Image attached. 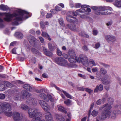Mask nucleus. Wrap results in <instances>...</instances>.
Here are the masks:
<instances>
[{
    "instance_id": "nucleus-1",
    "label": "nucleus",
    "mask_w": 121,
    "mask_h": 121,
    "mask_svg": "<svg viewBox=\"0 0 121 121\" xmlns=\"http://www.w3.org/2000/svg\"><path fill=\"white\" fill-rule=\"evenodd\" d=\"M29 13L25 11L19 10H16L15 13L12 14H9L6 13H0V15H5V17L4 18V20L7 22H9L12 20V18L15 17L12 22L13 25H17L18 24V22L22 20L23 17L25 14H28Z\"/></svg>"
},
{
    "instance_id": "nucleus-2",
    "label": "nucleus",
    "mask_w": 121,
    "mask_h": 121,
    "mask_svg": "<svg viewBox=\"0 0 121 121\" xmlns=\"http://www.w3.org/2000/svg\"><path fill=\"white\" fill-rule=\"evenodd\" d=\"M103 108H104L105 109L102 112L101 115L98 117L99 119L101 121H104L107 117H110L111 112L110 110L111 108V106L108 104H107L104 105Z\"/></svg>"
},
{
    "instance_id": "nucleus-3",
    "label": "nucleus",
    "mask_w": 121,
    "mask_h": 121,
    "mask_svg": "<svg viewBox=\"0 0 121 121\" xmlns=\"http://www.w3.org/2000/svg\"><path fill=\"white\" fill-rule=\"evenodd\" d=\"M39 103L42 108L44 110H46L45 113V120L46 121H52V116L48 111L47 110L49 108V106L48 104L43 100H40L39 101Z\"/></svg>"
},
{
    "instance_id": "nucleus-4",
    "label": "nucleus",
    "mask_w": 121,
    "mask_h": 121,
    "mask_svg": "<svg viewBox=\"0 0 121 121\" xmlns=\"http://www.w3.org/2000/svg\"><path fill=\"white\" fill-rule=\"evenodd\" d=\"M11 110V106L9 103L4 102L1 103L0 105V114L4 112L9 111ZM1 118L0 117V119Z\"/></svg>"
},
{
    "instance_id": "nucleus-5",
    "label": "nucleus",
    "mask_w": 121,
    "mask_h": 121,
    "mask_svg": "<svg viewBox=\"0 0 121 121\" xmlns=\"http://www.w3.org/2000/svg\"><path fill=\"white\" fill-rule=\"evenodd\" d=\"M28 113L30 117L32 118L37 117H41V114L38 109L33 108L29 109L28 110Z\"/></svg>"
},
{
    "instance_id": "nucleus-6",
    "label": "nucleus",
    "mask_w": 121,
    "mask_h": 121,
    "mask_svg": "<svg viewBox=\"0 0 121 121\" xmlns=\"http://www.w3.org/2000/svg\"><path fill=\"white\" fill-rule=\"evenodd\" d=\"M107 7L104 6H99L98 7V10H95V13L98 15H104L105 13L104 11L106 10Z\"/></svg>"
},
{
    "instance_id": "nucleus-7",
    "label": "nucleus",
    "mask_w": 121,
    "mask_h": 121,
    "mask_svg": "<svg viewBox=\"0 0 121 121\" xmlns=\"http://www.w3.org/2000/svg\"><path fill=\"white\" fill-rule=\"evenodd\" d=\"M77 62L80 63H82L85 66L88 65V63L87 58L86 57H84L83 58L81 55H80L78 57Z\"/></svg>"
},
{
    "instance_id": "nucleus-8",
    "label": "nucleus",
    "mask_w": 121,
    "mask_h": 121,
    "mask_svg": "<svg viewBox=\"0 0 121 121\" xmlns=\"http://www.w3.org/2000/svg\"><path fill=\"white\" fill-rule=\"evenodd\" d=\"M27 38L30 44L34 47L37 44V40L33 36L31 35H29Z\"/></svg>"
},
{
    "instance_id": "nucleus-9",
    "label": "nucleus",
    "mask_w": 121,
    "mask_h": 121,
    "mask_svg": "<svg viewBox=\"0 0 121 121\" xmlns=\"http://www.w3.org/2000/svg\"><path fill=\"white\" fill-rule=\"evenodd\" d=\"M26 103L30 105H36L37 101L36 99L34 98L30 97L26 100Z\"/></svg>"
},
{
    "instance_id": "nucleus-10",
    "label": "nucleus",
    "mask_w": 121,
    "mask_h": 121,
    "mask_svg": "<svg viewBox=\"0 0 121 121\" xmlns=\"http://www.w3.org/2000/svg\"><path fill=\"white\" fill-rule=\"evenodd\" d=\"M66 19L67 21L72 23L77 22L78 21L77 19L71 15L67 16L66 17Z\"/></svg>"
},
{
    "instance_id": "nucleus-11",
    "label": "nucleus",
    "mask_w": 121,
    "mask_h": 121,
    "mask_svg": "<svg viewBox=\"0 0 121 121\" xmlns=\"http://www.w3.org/2000/svg\"><path fill=\"white\" fill-rule=\"evenodd\" d=\"M31 94L26 91H23L22 92V97L24 99H26L31 96Z\"/></svg>"
},
{
    "instance_id": "nucleus-12",
    "label": "nucleus",
    "mask_w": 121,
    "mask_h": 121,
    "mask_svg": "<svg viewBox=\"0 0 121 121\" xmlns=\"http://www.w3.org/2000/svg\"><path fill=\"white\" fill-rule=\"evenodd\" d=\"M22 87L23 88L26 90L30 92L33 91L35 90L34 88H32L29 84H26L24 85Z\"/></svg>"
},
{
    "instance_id": "nucleus-13",
    "label": "nucleus",
    "mask_w": 121,
    "mask_h": 121,
    "mask_svg": "<svg viewBox=\"0 0 121 121\" xmlns=\"http://www.w3.org/2000/svg\"><path fill=\"white\" fill-rule=\"evenodd\" d=\"M64 59L62 57H58L56 58L55 59V60L56 62L59 65H60L61 64H62V61H64L65 62V61H64Z\"/></svg>"
},
{
    "instance_id": "nucleus-14",
    "label": "nucleus",
    "mask_w": 121,
    "mask_h": 121,
    "mask_svg": "<svg viewBox=\"0 0 121 121\" xmlns=\"http://www.w3.org/2000/svg\"><path fill=\"white\" fill-rule=\"evenodd\" d=\"M43 50L44 54L46 55L49 56H52V53L50 51L45 47H43Z\"/></svg>"
},
{
    "instance_id": "nucleus-15",
    "label": "nucleus",
    "mask_w": 121,
    "mask_h": 121,
    "mask_svg": "<svg viewBox=\"0 0 121 121\" xmlns=\"http://www.w3.org/2000/svg\"><path fill=\"white\" fill-rule=\"evenodd\" d=\"M19 113L17 112H15L13 113V118L15 121H18L20 119Z\"/></svg>"
},
{
    "instance_id": "nucleus-16",
    "label": "nucleus",
    "mask_w": 121,
    "mask_h": 121,
    "mask_svg": "<svg viewBox=\"0 0 121 121\" xmlns=\"http://www.w3.org/2000/svg\"><path fill=\"white\" fill-rule=\"evenodd\" d=\"M66 26L70 30H75L76 29V25L74 23L67 24L66 25Z\"/></svg>"
},
{
    "instance_id": "nucleus-17",
    "label": "nucleus",
    "mask_w": 121,
    "mask_h": 121,
    "mask_svg": "<svg viewBox=\"0 0 121 121\" xmlns=\"http://www.w3.org/2000/svg\"><path fill=\"white\" fill-rule=\"evenodd\" d=\"M105 38L106 40L110 41H115L116 40V38L114 36L110 35H108L105 36Z\"/></svg>"
},
{
    "instance_id": "nucleus-18",
    "label": "nucleus",
    "mask_w": 121,
    "mask_h": 121,
    "mask_svg": "<svg viewBox=\"0 0 121 121\" xmlns=\"http://www.w3.org/2000/svg\"><path fill=\"white\" fill-rule=\"evenodd\" d=\"M113 4L118 8L121 7V0H116L113 3Z\"/></svg>"
},
{
    "instance_id": "nucleus-19",
    "label": "nucleus",
    "mask_w": 121,
    "mask_h": 121,
    "mask_svg": "<svg viewBox=\"0 0 121 121\" xmlns=\"http://www.w3.org/2000/svg\"><path fill=\"white\" fill-rule=\"evenodd\" d=\"M119 111L117 110H114L113 112H112L111 114L110 117H111L113 119H115L116 117V116L118 114Z\"/></svg>"
},
{
    "instance_id": "nucleus-20",
    "label": "nucleus",
    "mask_w": 121,
    "mask_h": 121,
    "mask_svg": "<svg viewBox=\"0 0 121 121\" xmlns=\"http://www.w3.org/2000/svg\"><path fill=\"white\" fill-rule=\"evenodd\" d=\"M103 89V86L101 84H100L98 86H96L94 90V92H98L99 90L101 91Z\"/></svg>"
},
{
    "instance_id": "nucleus-21",
    "label": "nucleus",
    "mask_w": 121,
    "mask_h": 121,
    "mask_svg": "<svg viewBox=\"0 0 121 121\" xmlns=\"http://www.w3.org/2000/svg\"><path fill=\"white\" fill-rule=\"evenodd\" d=\"M15 36L17 38L21 39L23 37V35L21 33L17 32H16L15 35Z\"/></svg>"
},
{
    "instance_id": "nucleus-22",
    "label": "nucleus",
    "mask_w": 121,
    "mask_h": 121,
    "mask_svg": "<svg viewBox=\"0 0 121 121\" xmlns=\"http://www.w3.org/2000/svg\"><path fill=\"white\" fill-rule=\"evenodd\" d=\"M57 108L59 111L65 113L67 112V111L65 110V108L62 106L58 105L57 106Z\"/></svg>"
},
{
    "instance_id": "nucleus-23",
    "label": "nucleus",
    "mask_w": 121,
    "mask_h": 121,
    "mask_svg": "<svg viewBox=\"0 0 121 121\" xmlns=\"http://www.w3.org/2000/svg\"><path fill=\"white\" fill-rule=\"evenodd\" d=\"M42 35L43 37H46L47 39H48L49 40H51V38L49 36L47 33L43 31L42 33Z\"/></svg>"
},
{
    "instance_id": "nucleus-24",
    "label": "nucleus",
    "mask_w": 121,
    "mask_h": 121,
    "mask_svg": "<svg viewBox=\"0 0 121 121\" xmlns=\"http://www.w3.org/2000/svg\"><path fill=\"white\" fill-rule=\"evenodd\" d=\"M56 119L57 121H64V117L61 115H56Z\"/></svg>"
},
{
    "instance_id": "nucleus-25",
    "label": "nucleus",
    "mask_w": 121,
    "mask_h": 121,
    "mask_svg": "<svg viewBox=\"0 0 121 121\" xmlns=\"http://www.w3.org/2000/svg\"><path fill=\"white\" fill-rule=\"evenodd\" d=\"M48 46L49 49L51 51H53L55 50L56 48V46L55 45H54L53 46L51 43H48Z\"/></svg>"
},
{
    "instance_id": "nucleus-26",
    "label": "nucleus",
    "mask_w": 121,
    "mask_h": 121,
    "mask_svg": "<svg viewBox=\"0 0 121 121\" xmlns=\"http://www.w3.org/2000/svg\"><path fill=\"white\" fill-rule=\"evenodd\" d=\"M69 56L71 57H74L75 56V53L74 51L72 49L69 50L68 52Z\"/></svg>"
},
{
    "instance_id": "nucleus-27",
    "label": "nucleus",
    "mask_w": 121,
    "mask_h": 121,
    "mask_svg": "<svg viewBox=\"0 0 121 121\" xmlns=\"http://www.w3.org/2000/svg\"><path fill=\"white\" fill-rule=\"evenodd\" d=\"M9 9V7L6 5L2 4L0 6V9L4 11L7 10Z\"/></svg>"
},
{
    "instance_id": "nucleus-28",
    "label": "nucleus",
    "mask_w": 121,
    "mask_h": 121,
    "mask_svg": "<svg viewBox=\"0 0 121 121\" xmlns=\"http://www.w3.org/2000/svg\"><path fill=\"white\" fill-rule=\"evenodd\" d=\"M73 57H71L69 58L68 60L71 63H74L76 62V61H77L78 59H77V57L75 56V59L73 58Z\"/></svg>"
},
{
    "instance_id": "nucleus-29",
    "label": "nucleus",
    "mask_w": 121,
    "mask_h": 121,
    "mask_svg": "<svg viewBox=\"0 0 121 121\" xmlns=\"http://www.w3.org/2000/svg\"><path fill=\"white\" fill-rule=\"evenodd\" d=\"M47 96L46 95L43 93H41L39 95V98L41 99H45L47 98Z\"/></svg>"
},
{
    "instance_id": "nucleus-30",
    "label": "nucleus",
    "mask_w": 121,
    "mask_h": 121,
    "mask_svg": "<svg viewBox=\"0 0 121 121\" xmlns=\"http://www.w3.org/2000/svg\"><path fill=\"white\" fill-rule=\"evenodd\" d=\"M4 85L8 87H12L13 86V85L8 81H4Z\"/></svg>"
},
{
    "instance_id": "nucleus-31",
    "label": "nucleus",
    "mask_w": 121,
    "mask_h": 121,
    "mask_svg": "<svg viewBox=\"0 0 121 121\" xmlns=\"http://www.w3.org/2000/svg\"><path fill=\"white\" fill-rule=\"evenodd\" d=\"M105 13L104 15H108L111 14L112 13L111 9H108L107 7V9L104 11Z\"/></svg>"
},
{
    "instance_id": "nucleus-32",
    "label": "nucleus",
    "mask_w": 121,
    "mask_h": 121,
    "mask_svg": "<svg viewBox=\"0 0 121 121\" xmlns=\"http://www.w3.org/2000/svg\"><path fill=\"white\" fill-rule=\"evenodd\" d=\"M4 113L5 115L9 117L11 116L13 114L12 112H9V111H5Z\"/></svg>"
},
{
    "instance_id": "nucleus-33",
    "label": "nucleus",
    "mask_w": 121,
    "mask_h": 121,
    "mask_svg": "<svg viewBox=\"0 0 121 121\" xmlns=\"http://www.w3.org/2000/svg\"><path fill=\"white\" fill-rule=\"evenodd\" d=\"M62 91L65 96L68 98L70 99H72V96L66 92L65 91L63 90H62Z\"/></svg>"
},
{
    "instance_id": "nucleus-34",
    "label": "nucleus",
    "mask_w": 121,
    "mask_h": 121,
    "mask_svg": "<svg viewBox=\"0 0 121 121\" xmlns=\"http://www.w3.org/2000/svg\"><path fill=\"white\" fill-rule=\"evenodd\" d=\"M100 72L101 74H104L106 73L107 71L103 68H101L100 69Z\"/></svg>"
},
{
    "instance_id": "nucleus-35",
    "label": "nucleus",
    "mask_w": 121,
    "mask_h": 121,
    "mask_svg": "<svg viewBox=\"0 0 121 121\" xmlns=\"http://www.w3.org/2000/svg\"><path fill=\"white\" fill-rule=\"evenodd\" d=\"M58 22L62 26H64V21L62 18L59 19H58Z\"/></svg>"
},
{
    "instance_id": "nucleus-36",
    "label": "nucleus",
    "mask_w": 121,
    "mask_h": 121,
    "mask_svg": "<svg viewBox=\"0 0 121 121\" xmlns=\"http://www.w3.org/2000/svg\"><path fill=\"white\" fill-rule=\"evenodd\" d=\"M108 101L109 104H113L114 102V100L111 97L109 98L108 99Z\"/></svg>"
},
{
    "instance_id": "nucleus-37",
    "label": "nucleus",
    "mask_w": 121,
    "mask_h": 121,
    "mask_svg": "<svg viewBox=\"0 0 121 121\" xmlns=\"http://www.w3.org/2000/svg\"><path fill=\"white\" fill-rule=\"evenodd\" d=\"M5 88V85L2 84H0V91L4 90Z\"/></svg>"
},
{
    "instance_id": "nucleus-38",
    "label": "nucleus",
    "mask_w": 121,
    "mask_h": 121,
    "mask_svg": "<svg viewBox=\"0 0 121 121\" xmlns=\"http://www.w3.org/2000/svg\"><path fill=\"white\" fill-rule=\"evenodd\" d=\"M64 103L67 105H69L71 104V101L69 99H67L64 102Z\"/></svg>"
},
{
    "instance_id": "nucleus-39",
    "label": "nucleus",
    "mask_w": 121,
    "mask_h": 121,
    "mask_svg": "<svg viewBox=\"0 0 121 121\" xmlns=\"http://www.w3.org/2000/svg\"><path fill=\"white\" fill-rule=\"evenodd\" d=\"M84 90L88 92L89 94H91L93 92V90L87 88H85L84 89Z\"/></svg>"
},
{
    "instance_id": "nucleus-40",
    "label": "nucleus",
    "mask_w": 121,
    "mask_h": 121,
    "mask_svg": "<svg viewBox=\"0 0 121 121\" xmlns=\"http://www.w3.org/2000/svg\"><path fill=\"white\" fill-rule=\"evenodd\" d=\"M21 108L23 110H26L28 108V107L24 104H22L21 105Z\"/></svg>"
},
{
    "instance_id": "nucleus-41",
    "label": "nucleus",
    "mask_w": 121,
    "mask_h": 121,
    "mask_svg": "<svg viewBox=\"0 0 121 121\" xmlns=\"http://www.w3.org/2000/svg\"><path fill=\"white\" fill-rule=\"evenodd\" d=\"M109 77L108 75H106L104 76L102 79V81H106L107 79H108V78H109Z\"/></svg>"
},
{
    "instance_id": "nucleus-42",
    "label": "nucleus",
    "mask_w": 121,
    "mask_h": 121,
    "mask_svg": "<svg viewBox=\"0 0 121 121\" xmlns=\"http://www.w3.org/2000/svg\"><path fill=\"white\" fill-rule=\"evenodd\" d=\"M98 112L97 111H96L95 110H94L91 113V115L93 117L96 116L98 114Z\"/></svg>"
},
{
    "instance_id": "nucleus-43",
    "label": "nucleus",
    "mask_w": 121,
    "mask_h": 121,
    "mask_svg": "<svg viewBox=\"0 0 121 121\" xmlns=\"http://www.w3.org/2000/svg\"><path fill=\"white\" fill-rule=\"evenodd\" d=\"M35 117V118H34L32 120V121H42L41 120V119L39 117Z\"/></svg>"
},
{
    "instance_id": "nucleus-44",
    "label": "nucleus",
    "mask_w": 121,
    "mask_h": 121,
    "mask_svg": "<svg viewBox=\"0 0 121 121\" xmlns=\"http://www.w3.org/2000/svg\"><path fill=\"white\" fill-rule=\"evenodd\" d=\"M13 99L15 100H19L21 99V96L20 95H17L16 96L13 97Z\"/></svg>"
},
{
    "instance_id": "nucleus-45",
    "label": "nucleus",
    "mask_w": 121,
    "mask_h": 121,
    "mask_svg": "<svg viewBox=\"0 0 121 121\" xmlns=\"http://www.w3.org/2000/svg\"><path fill=\"white\" fill-rule=\"evenodd\" d=\"M94 103H92V104L91 105L89 111V113H88V115H89L88 117H89V116L90 115V113L91 112V110L92 109L93 107L94 106Z\"/></svg>"
},
{
    "instance_id": "nucleus-46",
    "label": "nucleus",
    "mask_w": 121,
    "mask_h": 121,
    "mask_svg": "<svg viewBox=\"0 0 121 121\" xmlns=\"http://www.w3.org/2000/svg\"><path fill=\"white\" fill-rule=\"evenodd\" d=\"M40 24L41 27L42 29H45V27L44 25V23L43 22L41 21L40 22Z\"/></svg>"
},
{
    "instance_id": "nucleus-47",
    "label": "nucleus",
    "mask_w": 121,
    "mask_h": 121,
    "mask_svg": "<svg viewBox=\"0 0 121 121\" xmlns=\"http://www.w3.org/2000/svg\"><path fill=\"white\" fill-rule=\"evenodd\" d=\"M56 52L58 55L59 56H61L62 54V52L58 48L57 49Z\"/></svg>"
},
{
    "instance_id": "nucleus-48",
    "label": "nucleus",
    "mask_w": 121,
    "mask_h": 121,
    "mask_svg": "<svg viewBox=\"0 0 121 121\" xmlns=\"http://www.w3.org/2000/svg\"><path fill=\"white\" fill-rule=\"evenodd\" d=\"M102 82L104 84H107L110 83V81L109 79L108 80H106V81H102Z\"/></svg>"
},
{
    "instance_id": "nucleus-49",
    "label": "nucleus",
    "mask_w": 121,
    "mask_h": 121,
    "mask_svg": "<svg viewBox=\"0 0 121 121\" xmlns=\"http://www.w3.org/2000/svg\"><path fill=\"white\" fill-rule=\"evenodd\" d=\"M64 61H65V62H64L63 61H62V64H61V65H60L65 66L67 65L68 64L67 61L65 59L64 60Z\"/></svg>"
},
{
    "instance_id": "nucleus-50",
    "label": "nucleus",
    "mask_w": 121,
    "mask_h": 121,
    "mask_svg": "<svg viewBox=\"0 0 121 121\" xmlns=\"http://www.w3.org/2000/svg\"><path fill=\"white\" fill-rule=\"evenodd\" d=\"M31 62L33 64H35L36 62V58L34 57H33L31 60Z\"/></svg>"
},
{
    "instance_id": "nucleus-51",
    "label": "nucleus",
    "mask_w": 121,
    "mask_h": 121,
    "mask_svg": "<svg viewBox=\"0 0 121 121\" xmlns=\"http://www.w3.org/2000/svg\"><path fill=\"white\" fill-rule=\"evenodd\" d=\"M3 20L0 17V27L2 28L4 26V25L2 23Z\"/></svg>"
},
{
    "instance_id": "nucleus-52",
    "label": "nucleus",
    "mask_w": 121,
    "mask_h": 121,
    "mask_svg": "<svg viewBox=\"0 0 121 121\" xmlns=\"http://www.w3.org/2000/svg\"><path fill=\"white\" fill-rule=\"evenodd\" d=\"M100 64L103 65L104 67H109L110 66L109 65L105 64L104 63H101Z\"/></svg>"
},
{
    "instance_id": "nucleus-53",
    "label": "nucleus",
    "mask_w": 121,
    "mask_h": 121,
    "mask_svg": "<svg viewBox=\"0 0 121 121\" xmlns=\"http://www.w3.org/2000/svg\"><path fill=\"white\" fill-rule=\"evenodd\" d=\"M5 97V95L3 94H0V99H4Z\"/></svg>"
},
{
    "instance_id": "nucleus-54",
    "label": "nucleus",
    "mask_w": 121,
    "mask_h": 121,
    "mask_svg": "<svg viewBox=\"0 0 121 121\" xmlns=\"http://www.w3.org/2000/svg\"><path fill=\"white\" fill-rule=\"evenodd\" d=\"M52 14L51 13H47L46 15V17L47 18H49L51 17H52Z\"/></svg>"
},
{
    "instance_id": "nucleus-55",
    "label": "nucleus",
    "mask_w": 121,
    "mask_h": 121,
    "mask_svg": "<svg viewBox=\"0 0 121 121\" xmlns=\"http://www.w3.org/2000/svg\"><path fill=\"white\" fill-rule=\"evenodd\" d=\"M16 48H13L12 51V53L16 54H17V53L16 52Z\"/></svg>"
},
{
    "instance_id": "nucleus-56",
    "label": "nucleus",
    "mask_w": 121,
    "mask_h": 121,
    "mask_svg": "<svg viewBox=\"0 0 121 121\" xmlns=\"http://www.w3.org/2000/svg\"><path fill=\"white\" fill-rule=\"evenodd\" d=\"M81 6V4L79 3L76 4L75 5V7L76 8H79Z\"/></svg>"
},
{
    "instance_id": "nucleus-57",
    "label": "nucleus",
    "mask_w": 121,
    "mask_h": 121,
    "mask_svg": "<svg viewBox=\"0 0 121 121\" xmlns=\"http://www.w3.org/2000/svg\"><path fill=\"white\" fill-rule=\"evenodd\" d=\"M8 76L5 74H0V78H7Z\"/></svg>"
},
{
    "instance_id": "nucleus-58",
    "label": "nucleus",
    "mask_w": 121,
    "mask_h": 121,
    "mask_svg": "<svg viewBox=\"0 0 121 121\" xmlns=\"http://www.w3.org/2000/svg\"><path fill=\"white\" fill-rule=\"evenodd\" d=\"M100 45V44L99 43H97L95 44L94 48L96 49H97L99 47Z\"/></svg>"
},
{
    "instance_id": "nucleus-59",
    "label": "nucleus",
    "mask_w": 121,
    "mask_h": 121,
    "mask_svg": "<svg viewBox=\"0 0 121 121\" xmlns=\"http://www.w3.org/2000/svg\"><path fill=\"white\" fill-rule=\"evenodd\" d=\"M79 12L83 13L86 12V10L84 9H81L79 10Z\"/></svg>"
},
{
    "instance_id": "nucleus-60",
    "label": "nucleus",
    "mask_w": 121,
    "mask_h": 121,
    "mask_svg": "<svg viewBox=\"0 0 121 121\" xmlns=\"http://www.w3.org/2000/svg\"><path fill=\"white\" fill-rule=\"evenodd\" d=\"M98 7L95 6H92L91 7V8L92 9L95 10H95H98Z\"/></svg>"
},
{
    "instance_id": "nucleus-61",
    "label": "nucleus",
    "mask_w": 121,
    "mask_h": 121,
    "mask_svg": "<svg viewBox=\"0 0 121 121\" xmlns=\"http://www.w3.org/2000/svg\"><path fill=\"white\" fill-rule=\"evenodd\" d=\"M98 33L97 31L96 30H94L93 31V34L94 35H96Z\"/></svg>"
},
{
    "instance_id": "nucleus-62",
    "label": "nucleus",
    "mask_w": 121,
    "mask_h": 121,
    "mask_svg": "<svg viewBox=\"0 0 121 121\" xmlns=\"http://www.w3.org/2000/svg\"><path fill=\"white\" fill-rule=\"evenodd\" d=\"M101 100L100 99L98 100L96 102V104L98 105H99L101 104Z\"/></svg>"
},
{
    "instance_id": "nucleus-63",
    "label": "nucleus",
    "mask_w": 121,
    "mask_h": 121,
    "mask_svg": "<svg viewBox=\"0 0 121 121\" xmlns=\"http://www.w3.org/2000/svg\"><path fill=\"white\" fill-rule=\"evenodd\" d=\"M63 56L64 58L66 59L68 58V55L65 54H63Z\"/></svg>"
},
{
    "instance_id": "nucleus-64",
    "label": "nucleus",
    "mask_w": 121,
    "mask_h": 121,
    "mask_svg": "<svg viewBox=\"0 0 121 121\" xmlns=\"http://www.w3.org/2000/svg\"><path fill=\"white\" fill-rule=\"evenodd\" d=\"M83 49L86 51H87L88 50V49L87 47L86 46H84L82 48Z\"/></svg>"
}]
</instances>
